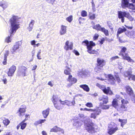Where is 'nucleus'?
<instances>
[{"mask_svg":"<svg viewBox=\"0 0 135 135\" xmlns=\"http://www.w3.org/2000/svg\"><path fill=\"white\" fill-rule=\"evenodd\" d=\"M84 123L85 129L89 133L92 134L99 131L97 125L92 122L91 120L89 119L85 120Z\"/></svg>","mask_w":135,"mask_h":135,"instance_id":"nucleus-1","label":"nucleus"},{"mask_svg":"<svg viewBox=\"0 0 135 135\" xmlns=\"http://www.w3.org/2000/svg\"><path fill=\"white\" fill-rule=\"evenodd\" d=\"M17 19V16H13L9 20L11 26V34L15 32L16 30L20 27L19 24H16Z\"/></svg>","mask_w":135,"mask_h":135,"instance_id":"nucleus-2","label":"nucleus"},{"mask_svg":"<svg viewBox=\"0 0 135 135\" xmlns=\"http://www.w3.org/2000/svg\"><path fill=\"white\" fill-rule=\"evenodd\" d=\"M118 17L119 19H121V21L122 23H123L124 22V17L127 18L130 21H132L134 20L133 18L132 17L128 12L119 11L118 12Z\"/></svg>","mask_w":135,"mask_h":135,"instance_id":"nucleus-3","label":"nucleus"},{"mask_svg":"<svg viewBox=\"0 0 135 135\" xmlns=\"http://www.w3.org/2000/svg\"><path fill=\"white\" fill-rule=\"evenodd\" d=\"M118 130L117 125L113 122H111L108 126L107 133L110 135H112Z\"/></svg>","mask_w":135,"mask_h":135,"instance_id":"nucleus-4","label":"nucleus"},{"mask_svg":"<svg viewBox=\"0 0 135 135\" xmlns=\"http://www.w3.org/2000/svg\"><path fill=\"white\" fill-rule=\"evenodd\" d=\"M121 101L122 104L120 106L117 108V109L120 113L123 114L127 111L128 107L127 104L128 103V102L124 99H122Z\"/></svg>","mask_w":135,"mask_h":135,"instance_id":"nucleus-5","label":"nucleus"},{"mask_svg":"<svg viewBox=\"0 0 135 135\" xmlns=\"http://www.w3.org/2000/svg\"><path fill=\"white\" fill-rule=\"evenodd\" d=\"M129 0H122L121 6L123 8H128L132 9V10H134V6L132 3H129Z\"/></svg>","mask_w":135,"mask_h":135,"instance_id":"nucleus-6","label":"nucleus"},{"mask_svg":"<svg viewBox=\"0 0 135 135\" xmlns=\"http://www.w3.org/2000/svg\"><path fill=\"white\" fill-rule=\"evenodd\" d=\"M93 28L97 31H102L104 33L106 36H108L109 35L108 31L105 29L104 27H102L99 24H97L93 26Z\"/></svg>","mask_w":135,"mask_h":135,"instance_id":"nucleus-7","label":"nucleus"},{"mask_svg":"<svg viewBox=\"0 0 135 135\" xmlns=\"http://www.w3.org/2000/svg\"><path fill=\"white\" fill-rule=\"evenodd\" d=\"M67 81L70 83L68 84L67 85V87L69 88L72 85L76 83L77 82V80L75 78L73 77L72 75H69L67 79Z\"/></svg>","mask_w":135,"mask_h":135,"instance_id":"nucleus-8","label":"nucleus"},{"mask_svg":"<svg viewBox=\"0 0 135 135\" xmlns=\"http://www.w3.org/2000/svg\"><path fill=\"white\" fill-rule=\"evenodd\" d=\"M27 68L25 66H22L20 67L18 70L17 74L18 76H26L27 71Z\"/></svg>","mask_w":135,"mask_h":135,"instance_id":"nucleus-9","label":"nucleus"},{"mask_svg":"<svg viewBox=\"0 0 135 135\" xmlns=\"http://www.w3.org/2000/svg\"><path fill=\"white\" fill-rule=\"evenodd\" d=\"M126 48L124 47H123L121 51L123 59H124L127 60L128 62H133V60L131 59L130 57L128 56V55L127 54H125V52L126 51Z\"/></svg>","mask_w":135,"mask_h":135,"instance_id":"nucleus-10","label":"nucleus"},{"mask_svg":"<svg viewBox=\"0 0 135 135\" xmlns=\"http://www.w3.org/2000/svg\"><path fill=\"white\" fill-rule=\"evenodd\" d=\"M96 85L102 90L104 93H112L109 87H106L105 86L101 85L98 83H97Z\"/></svg>","mask_w":135,"mask_h":135,"instance_id":"nucleus-11","label":"nucleus"},{"mask_svg":"<svg viewBox=\"0 0 135 135\" xmlns=\"http://www.w3.org/2000/svg\"><path fill=\"white\" fill-rule=\"evenodd\" d=\"M59 101L60 102L61 104L62 105H66L68 106H74L75 104V101L74 99L72 102L67 100L62 101L61 99L59 100Z\"/></svg>","mask_w":135,"mask_h":135,"instance_id":"nucleus-12","label":"nucleus"},{"mask_svg":"<svg viewBox=\"0 0 135 135\" xmlns=\"http://www.w3.org/2000/svg\"><path fill=\"white\" fill-rule=\"evenodd\" d=\"M99 100L100 101V105H102L107 104L108 102V98L107 96L104 95L103 97H101L99 98Z\"/></svg>","mask_w":135,"mask_h":135,"instance_id":"nucleus-13","label":"nucleus"},{"mask_svg":"<svg viewBox=\"0 0 135 135\" xmlns=\"http://www.w3.org/2000/svg\"><path fill=\"white\" fill-rule=\"evenodd\" d=\"M16 70V66L13 65L9 68L7 74L8 76L12 77L13 76L14 73Z\"/></svg>","mask_w":135,"mask_h":135,"instance_id":"nucleus-14","label":"nucleus"},{"mask_svg":"<svg viewBox=\"0 0 135 135\" xmlns=\"http://www.w3.org/2000/svg\"><path fill=\"white\" fill-rule=\"evenodd\" d=\"M91 113L90 115V117L94 119L96 118L97 116L99 115L101 113V110L99 108H97L95 110V111Z\"/></svg>","mask_w":135,"mask_h":135,"instance_id":"nucleus-15","label":"nucleus"},{"mask_svg":"<svg viewBox=\"0 0 135 135\" xmlns=\"http://www.w3.org/2000/svg\"><path fill=\"white\" fill-rule=\"evenodd\" d=\"M73 44L71 43H70L69 41H67L65 44L64 49L66 51L71 50L73 49Z\"/></svg>","mask_w":135,"mask_h":135,"instance_id":"nucleus-16","label":"nucleus"},{"mask_svg":"<svg viewBox=\"0 0 135 135\" xmlns=\"http://www.w3.org/2000/svg\"><path fill=\"white\" fill-rule=\"evenodd\" d=\"M82 44L86 46L87 48L88 49V47H91V46H95V43L93 42V41H90L89 42L87 40H85L83 41L82 42Z\"/></svg>","mask_w":135,"mask_h":135,"instance_id":"nucleus-17","label":"nucleus"},{"mask_svg":"<svg viewBox=\"0 0 135 135\" xmlns=\"http://www.w3.org/2000/svg\"><path fill=\"white\" fill-rule=\"evenodd\" d=\"M21 46L19 42H16V44L13 46L11 50V52L12 54H15L16 52V50L18 49Z\"/></svg>","mask_w":135,"mask_h":135,"instance_id":"nucleus-18","label":"nucleus"},{"mask_svg":"<svg viewBox=\"0 0 135 135\" xmlns=\"http://www.w3.org/2000/svg\"><path fill=\"white\" fill-rule=\"evenodd\" d=\"M97 65L98 66H100L102 67L104 66L105 64V61L103 59L100 58H98L97 59Z\"/></svg>","mask_w":135,"mask_h":135,"instance_id":"nucleus-19","label":"nucleus"},{"mask_svg":"<svg viewBox=\"0 0 135 135\" xmlns=\"http://www.w3.org/2000/svg\"><path fill=\"white\" fill-rule=\"evenodd\" d=\"M93 46H91V47H88V52L90 54H95L97 55L99 54V53L96 51L94 50L91 51V49Z\"/></svg>","mask_w":135,"mask_h":135,"instance_id":"nucleus-20","label":"nucleus"},{"mask_svg":"<svg viewBox=\"0 0 135 135\" xmlns=\"http://www.w3.org/2000/svg\"><path fill=\"white\" fill-rule=\"evenodd\" d=\"M67 26L62 25L61 26L60 30V33L61 35H62L65 34L66 32Z\"/></svg>","mask_w":135,"mask_h":135,"instance_id":"nucleus-21","label":"nucleus"},{"mask_svg":"<svg viewBox=\"0 0 135 135\" xmlns=\"http://www.w3.org/2000/svg\"><path fill=\"white\" fill-rule=\"evenodd\" d=\"M50 110V108H48L42 111V114L44 118H46L48 116L49 114Z\"/></svg>","mask_w":135,"mask_h":135,"instance_id":"nucleus-22","label":"nucleus"},{"mask_svg":"<svg viewBox=\"0 0 135 135\" xmlns=\"http://www.w3.org/2000/svg\"><path fill=\"white\" fill-rule=\"evenodd\" d=\"M126 29L125 27H124L123 28H119L118 30L117 35V37H119V34L125 32L126 31Z\"/></svg>","mask_w":135,"mask_h":135,"instance_id":"nucleus-23","label":"nucleus"},{"mask_svg":"<svg viewBox=\"0 0 135 135\" xmlns=\"http://www.w3.org/2000/svg\"><path fill=\"white\" fill-rule=\"evenodd\" d=\"M82 123L81 122L79 121V120H74V123L73 124L74 126H75L77 127L81 126L82 124Z\"/></svg>","mask_w":135,"mask_h":135,"instance_id":"nucleus-24","label":"nucleus"},{"mask_svg":"<svg viewBox=\"0 0 135 135\" xmlns=\"http://www.w3.org/2000/svg\"><path fill=\"white\" fill-rule=\"evenodd\" d=\"M80 87L83 88L84 90L86 92H89V88L88 86L85 84L81 85L80 86Z\"/></svg>","mask_w":135,"mask_h":135,"instance_id":"nucleus-25","label":"nucleus"},{"mask_svg":"<svg viewBox=\"0 0 135 135\" xmlns=\"http://www.w3.org/2000/svg\"><path fill=\"white\" fill-rule=\"evenodd\" d=\"M108 76L109 78V80L111 81L112 84H113L115 82V79L113 75L111 74H109L108 75Z\"/></svg>","mask_w":135,"mask_h":135,"instance_id":"nucleus-26","label":"nucleus"},{"mask_svg":"<svg viewBox=\"0 0 135 135\" xmlns=\"http://www.w3.org/2000/svg\"><path fill=\"white\" fill-rule=\"evenodd\" d=\"M119 121L121 122V126L123 128L124 125L127 123V119H119Z\"/></svg>","mask_w":135,"mask_h":135,"instance_id":"nucleus-27","label":"nucleus"},{"mask_svg":"<svg viewBox=\"0 0 135 135\" xmlns=\"http://www.w3.org/2000/svg\"><path fill=\"white\" fill-rule=\"evenodd\" d=\"M52 100L53 103H57L59 100L58 96L56 95H53Z\"/></svg>","mask_w":135,"mask_h":135,"instance_id":"nucleus-28","label":"nucleus"},{"mask_svg":"<svg viewBox=\"0 0 135 135\" xmlns=\"http://www.w3.org/2000/svg\"><path fill=\"white\" fill-rule=\"evenodd\" d=\"M60 129V128L58 127L57 126H55L53 128L51 129L50 130V132H57L59 131V130Z\"/></svg>","mask_w":135,"mask_h":135,"instance_id":"nucleus-29","label":"nucleus"},{"mask_svg":"<svg viewBox=\"0 0 135 135\" xmlns=\"http://www.w3.org/2000/svg\"><path fill=\"white\" fill-rule=\"evenodd\" d=\"M130 96L131 99L135 105V96L134 93H127Z\"/></svg>","mask_w":135,"mask_h":135,"instance_id":"nucleus-30","label":"nucleus"},{"mask_svg":"<svg viewBox=\"0 0 135 135\" xmlns=\"http://www.w3.org/2000/svg\"><path fill=\"white\" fill-rule=\"evenodd\" d=\"M25 112V108H20L18 110L20 116L23 115Z\"/></svg>","mask_w":135,"mask_h":135,"instance_id":"nucleus-31","label":"nucleus"},{"mask_svg":"<svg viewBox=\"0 0 135 135\" xmlns=\"http://www.w3.org/2000/svg\"><path fill=\"white\" fill-rule=\"evenodd\" d=\"M126 88L127 93H133V91L132 89L129 86H126Z\"/></svg>","mask_w":135,"mask_h":135,"instance_id":"nucleus-32","label":"nucleus"},{"mask_svg":"<svg viewBox=\"0 0 135 135\" xmlns=\"http://www.w3.org/2000/svg\"><path fill=\"white\" fill-rule=\"evenodd\" d=\"M12 35H13V33L11 34V32H10V36H8L6 37L5 39V42L7 43H8L11 42V37L12 36Z\"/></svg>","mask_w":135,"mask_h":135,"instance_id":"nucleus-33","label":"nucleus"},{"mask_svg":"<svg viewBox=\"0 0 135 135\" xmlns=\"http://www.w3.org/2000/svg\"><path fill=\"white\" fill-rule=\"evenodd\" d=\"M131 74V71H128L124 72V76L126 77H130Z\"/></svg>","mask_w":135,"mask_h":135,"instance_id":"nucleus-34","label":"nucleus"},{"mask_svg":"<svg viewBox=\"0 0 135 135\" xmlns=\"http://www.w3.org/2000/svg\"><path fill=\"white\" fill-rule=\"evenodd\" d=\"M71 70L70 68H68L67 69H65L64 71V74L66 75H70V72Z\"/></svg>","mask_w":135,"mask_h":135,"instance_id":"nucleus-35","label":"nucleus"},{"mask_svg":"<svg viewBox=\"0 0 135 135\" xmlns=\"http://www.w3.org/2000/svg\"><path fill=\"white\" fill-rule=\"evenodd\" d=\"M26 126V123L22 121L21 123V128L22 129H23Z\"/></svg>","mask_w":135,"mask_h":135,"instance_id":"nucleus-36","label":"nucleus"},{"mask_svg":"<svg viewBox=\"0 0 135 135\" xmlns=\"http://www.w3.org/2000/svg\"><path fill=\"white\" fill-rule=\"evenodd\" d=\"M112 105L115 108H118V103L115 99H114L112 102Z\"/></svg>","mask_w":135,"mask_h":135,"instance_id":"nucleus-37","label":"nucleus"},{"mask_svg":"<svg viewBox=\"0 0 135 135\" xmlns=\"http://www.w3.org/2000/svg\"><path fill=\"white\" fill-rule=\"evenodd\" d=\"M3 122L4 125L7 126L9 123L10 121L8 119H6L3 120Z\"/></svg>","mask_w":135,"mask_h":135,"instance_id":"nucleus-38","label":"nucleus"},{"mask_svg":"<svg viewBox=\"0 0 135 135\" xmlns=\"http://www.w3.org/2000/svg\"><path fill=\"white\" fill-rule=\"evenodd\" d=\"M101 107V108L103 109H109V105H100Z\"/></svg>","mask_w":135,"mask_h":135,"instance_id":"nucleus-39","label":"nucleus"},{"mask_svg":"<svg viewBox=\"0 0 135 135\" xmlns=\"http://www.w3.org/2000/svg\"><path fill=\"white\" fill-rule=\"evenodd\" d=\"M73 20V16L72 15L70 16L69 17H67L66 20L69 22H71Z\"/></svg>","mask_w":135,"mask_h":135,"instance_id":"nucleus-40","label":"nucleus"},{"mask_svg":"<svg viewBox=\"0 0 135 135\" xmlns=\"http://www.w3.org/2000/svg\"><path fill=\"white\" fill-rule=\"evenodd\" d=\"M81 15L83 17H85L87 16V12L85 11H83L81 12Z\"/></svg>","mask_w":135,"mask_h":135,"instance_id":"nucleus-41","label":"nucleus"},{"mask_svg":"<svg viewBox=\"0 0 135 135\" xmlns=\"http://www.w3.org/2000/svg\"><path fill=\"white\" fill-rule=\"evenodd\" d=\"M55 107L58 110H60L61 109V107L58 105L57 103H54Z\"/></svg>","mask_w":135,"mask_h":135,"instance_id":"nucleus-42","label":"nucleus"},{"mask_svg":"<svg viewBox=\"0 0 135 135\" xmlns=\"http://www.w3.org/2000/svg\"><path fill=\"white\" fill-rule=\"evenodd\" d=\"M85 105L89 108H91L93 107V105L91 103H87L85 104Z\"/></svg>","mask_w":135,"mask_h":135,"instance_id":"nucleus-43","label":"nucleus"},{"mask_svg":"<svg viewBox=\"0 0 135 135\" xmlns=\"http://www.w3.org/2000/svg\"><path fill=\"white\" fill-rule=\"evenodd\" d=\"M95 14H91L90 15V18L91 20H94L95 18Z\"/></svg>","mask_w":135,"mask_h":135,"instance_id":"nucleus-44","label":"nucleus"},{"mask_svg":"<svg viewBox=\"0 0 135 135\" xmlns=\"http://www.w3.org/2000/svg\"><path fill=\"white\" fill-rule=\"evenodd\" d=\"M131 79L132 80H135V76L133 75H132L131 74L130 77L128 78V79L130 80Z\"/></svg>","mask_w":135,"mask_h":135,"instance_id":"nucleus-45","label":"nucleus"},{"mask_svg":"<svg viewBox=\"0 0 135 135\" xmlns=\"http://www.w3.org/2000/svg\"><path fill=\"white\" fill-rule=\"evenodd\" d=\"M7 57H4V60L3 62V64L4 65H5L7 63Z\"/></svg>","mask_w":135,"mask_h":135,"instance_id":"nucleus-46","label":"nucleus"},{"mask_svg":"<svg viewBox=\"0 0 135 135\" xmlns=\"http://www.w3.org/2000/svg\"><path fill=\"white\" fill-rule=\"evenodd\" d=\"M48 3L53 4L55 0H46Z\"/></svg>","mask_w":135,"mask_h":135,"instance_id":"nucleus-47","label":"nucleus"},{"mask_svg":"<svg viewBox=\"0 0 135 135\" xmlns=\"http://www.w3.org/2000/svg\"><path fill=\"white\" fill-rule=\"evenodd\" d=\"M115 78L117 80L118 83H120V80L119 78L118 75H115Z\"/></svg>","mask_w":135,"mask_h":135,"instance_id":"nucleus-48","label":"nucleus"},{"mask_svg":"<svg viewBox=\"0 0 135 135\" xmlns=\"http://www.w3.org/2000/svg\"><path fill=\"white\" fill-rule=\"evenodd\" d=\"M41 53V50H40L38 51V52L37 54V59H41V58L40 57V56H39L40 55V53Z\"/></svg>","mask_w":135,"mask_h":135,"instance_id":"nucleus-49","label":"nucleus"},{"mask_svg":"<svg viewBox=\"0 0 135 135\" xmlns=\"http://www.w3.org/2000/svg\"><path fill=\"white\" fill-rule=\"evenodd\" d=\"M99 35L98 34H95L94 35L93 37V39L94 40H96L98 37Z\"/></svg>","mask_w":135,"mask_h":135,"instance_id":"nucleus-50","label":"nucleus"},{"mask_svg":"<svg viewBox=\"0 0 135 135\" xmlns=\"http://www.w3.org/2000/svg\"><path fill=\"white\" fill-rule=\"evenodd\" d=\"M91 3L92 5V8L93 9V11H95V5L94 3V2L93 1V0H92V1L91 2Z\"/></svg>","mask_w":135,"mask_h":135,"instance_id":"nucleus-51","label":"nucleus"},{"mask_svg":"<svg viewBox=\"0 0 135 135\" xmlns=\"http://www.w3.org/2000/svg\"><path fill=\"white\" fill-rule=\"evenodd\" d=\"M119 57L118 56H115L114 57H112L110 59L111 61L115 60L117 59H118Z\"/></svg>","mask_w":135,"mask_h":135,"instance_id":"nucleus-52","label":"nucleus"},{"mask_svg":"<svg viewBox=\"0 0 135 135\" xmlns=\"http://www.w3.org/2000/svg\"><path fill=\"white\" fill-rule=\"evenodd\" d=\"M95 70V71L97 72H99L101 70V69L98 67H96Z\"/></svg>","mask_w":135,"mask_h":135,"instance_id":"nucleus-53","label":"nucleus"},{"mask_svg":"<svg viewBox=\"0 0 135 135\" xmlns=\"http://www.w3.org/2000/svg\"><path fill=\"white\" fill-rule=\"evenodd\" d=\"M46 121V119H42L40 120H38V123H40V124L42 123H44L45 121Z\"/></svg>","mask_w":135,"mask_h":135,"instance_id":"nucleus-54","label":"nucleus"},{"mask_svg":"<svg viewBox=\"0 0 135 135\" xmlns=\"http://www.w3.org/2000/svg\"><path fill=\"white\" fill-rule=\"evenodd\" d=\"M9 54V51L8 50H6L5 51V53L4 54V57H6L8 56Z\"/></svg>","mask_w":135,"mask_h":135,"instance_id":"nucleus-55","label":"nucleus"},{"mask_svg":"<svg viewBox=\"0 0 135 135\" xmlns=\"http://www.w3.org/2000/svg\"><path fill=\"white\" fill-rule=\"evenodd\" d=\"M79 116L81 118H84L85 117V116L84 115L82 114H79Z\"/></svg>","mask_w":135,"mask_h":135,"instance_id":"nucleus-56","label":"nucleus"},{"mask_svg":"<svg viewBox=\"0 0 135 135\" xmlns=\"http://www.w3.org/2000/svg\"><path fill=\"white\" fill-rule=\"evenodd\" d=\"M29 116V115H25V119L23 121L24 122H25L26 120L28 119V117Z\"/></svg>","mask_w":135,"mask_h":135,"instance_id":"nucleus-57","label":"nucleus"},{"mask_svg":"<svg viewBox=\"0 0 135 135\" xmlns=\"http://www.w3.org/2000/svg\"><path fill=\"white\" fill-rule=\"evenodd\" d=\"M73 52L76 55H79V52L77 51L74 50L73 51Z\"/></svg>","mask_w":135,"mask_h":135,"instance_id":"nucleus-58","label":"nucleus"},{"mask_svg":"<svg viewBox=\"0 0 135 135\" xmlns=\"http://www.w3.org/2000/svg\"><path fill=\"white\" fill-rule=\"evenodd\" d=\"M48 84L51 86H52L53 85V83L51 81H49L48 83Z\"/></svg>","mask_w":135,"mask_h":135,"instance_id":"nucleus-59","label":"nucleus"},{"mask_svg":"<svg viewBox=\"0 0 135 135\" xmlns=\"http://www.w3.org/2000/svg\"><path fill=\"white\" fill-rule=\"evenodd\" d=\"M2 81L4 84H6L7 83V80L6 78L3 79Z\"/></svg>","mask_w":135,"mask_h":135,"instance_id":"nucleus-60","label":"nucleus"},{"mask_svg":"<svg viewBox=\"0 0 135 135\" xmlns=\"http://www.w3.org/2000/svg\"><path fill=\"white\" fill-rule=\"evenodd\" d=\"M0 6L4 8H5L7 7L6 5L4 4H2L1 5L0 4Z\"/></svg>","mask_w":135,"mask_h":135,"instance_id":"nucleus-61","label":"nucleus"},{"mask_svg":"<svg viewBox=\"0 0 135 135\" xmlns=\"http://www.w3.org/2000/svg\"><path fill=\"white\" fill-rule=\"evenodd\" d=\"M96 109H88V111H90V112H94V111H95V110Z\"/></svg>","mask_w":135,"mask_h":135,"instance_id":"nucleus-62","label":"nucleus"},{"mask_svg":"<svg viewBox=\"0 0 135 135\" xmlns=\"http://www.w3.org/2000/svg\"><path fill=\"white\" fill-rule=\"evenodd\" d=\"M59 131H60L63 134H64V131L62 129L60 128V129L59 130Z\"/></svg>","mask_w":135,"mask_h":135,"instance_id":"nucleus-63","label":"nucleus"},{"mask_svg":"<svg viewBox=\"0 0 135 135\" xmlns=\"http://www.w3.org/2000/svg\"><path fill=\"white\" fill-rule=\"evenodd\" d=\"M32 22L31 21L29 24V27L31 28V29H32V28L33 25L32 24Z\"/></svg>","mask_w":135,"mask_h":135,"instance_id":"nucleus-64","label":"nucleus"}]
</instances>
